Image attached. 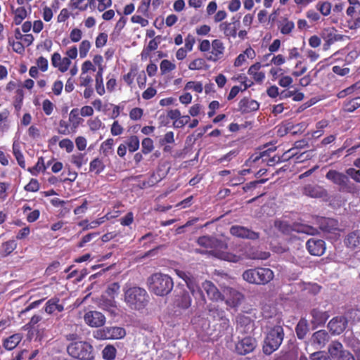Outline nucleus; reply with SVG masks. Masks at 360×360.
Segmentation results:
<instances>
[{
  "label": "nucleus",
  "instance_id": "nucleus-1",
  "mask_svg": "<svg viewBox=\"0 0 360 360\" xmlns=\"http://www.w3.org/2000/svg\"><path fill=\"white\" fill-rule=\"evenodd\" d=\"M198 244L215 255L217 258L227 260L230 262H238L240 260V255L228 252V245L224 241L214 238L212 236H199L197 240Z\"/></svg>",
  "mask_w": 360,
  "mask_h": 360
},
{
  "label": "nucleus",
  "instance_id": "nucleus-2",
  "mask_svg": "<svg viewBox=\"0 0 360 360\" xmlns=\"http://www.w3.org/2000/svg\"><path fill=\"white\" fill-rule=\"evenodd\" d=\"M123 292L125 304L132 310H142L149 302V296L145 288L126 285Z\"/></svg>",
  "mask_w": 360,
  "mask_h": 360
},
{
  "label": "nucleus",
  "instance_id": "nucleus-3",
  "mask_svg": "<svg viewBox=\"0 0 360 360\" xmlns=\"http://www.w3.org/2000/svg\"><path fill=\"white\" fill-rule=\"evenodd\" d=\"M149 288L158 296H166L174 288L173 279L167 274L155 273L148 279Z\"/></svg>",
  "mask_w": 360,
  "mask_h": 360
},
{
  "label": "nucleus",
  "instance_id": "nucleus-4",
  "mask_svg": "<svg viewBox=\"0 0 360 360\" xmlns=\"http://www.w3.org/2000/svg\"><path fill=\"white\" fill-rule=\"evenodd\" d=\"M242 276L249 283L265 285L273 280L274 274L269 268L257 267L245 270Z\"/></svg>",
  "mask_w": 360,
  "mask_h": 360
},
{
  "label": "nucleus",
  "instance_id": "nucleus-5",
  "mask_svg": "<svg viewBox=\"0 0 360 360\" xmlns=\"http://www.w3.org/2000/svg\"><path fill=\"white\" fill-rule=\"evenodd\" d=\"M68 354L73 359L79 360L94 359V349L89 342L79 340L72 342L67 346Z\"/></svg>",
  "mask_w": 360,
  "mask_h": 360
},
{
  "label": "nucleus",
  "instance_id": "nucleus-6",
  "mask_svg": "<svg viewBox=\"0 0 360 360\" xmlns=\"http://www.w3.org/2000/svg\"><path fill=\"white\" fill-rule=\"evenodd\" d=\"M284 338V330L281 326H275L267 333L263 345L265 354H271L281 346Z\"/></svg>",
  "mask_w": 360,
  "mask_h": 360
},
{
  "label": "nucleus",
  "instance_id": "nucleus-7",
  "mask_svg": "<svg viewBox=\"0 0 360 360\" xmlns=\"http://www.w3.org/2000/svg\"><path fill=\"white\" fill-rule=\"evenodd\" d=\"M326 178L335 184H338L344 191L352 192L354 188V184L351 183L347 174L338 172V170L330 169L326 174Z\"/></svg>",
  "mask_w": 360,
  "mask_h": 360
},
{
  "label": "nucleus",
  "instance_id": "nucleus-8",
  "mask_svg": "<svg viewBox=\"0 0 360 360\" xmlns=\"http://www.w3.org/2000/svg\"><path fill=\"white\" fill-rule=\"evenodd\" d=\"M126 335V330L122 327H106L97 330L94 333V337L97 340L120 339Z\"/></svg>",
  "mask_w": 360,
  "mask_h": 360
},
{
  "label": "nucleus",
  "instance_id": "nucleus-9",
  "mask_svg": "<svg viewBox=\"0 0 360 360\" xmlns=\"http://www.w3.org/2000/svg\"><path fill=\"white\" fill-rule=\"evenodd\" d=\"M223 301L230 307H237L244 301V294L233 288L223 289Z\"/></svg>",
  "mask_w": 360,
  "mask_h": 360
},
{
  "label": "nucleus",
  "instance_id": "nucleus-10",
  "mask_svg": "<svg viewBox=\"0 0 360 360\" xmlns=\"http://www.w3.org/2000/svg\"><path fill=\"white\" fill-rule=\"evenodd\" d=\"M240 25L239 18L236 16L232 17L231 21H224L220 22L219 28V31L222 32L224 36L229 39L231 37L236 39L237 36V31Z\"/></svg>",
  "mask_w": 360,
  "mask_h": 360
},
{
  "label": "nucleus",
  "instance_id": "nucleus-11",
  "mask_svg": "<svg viewBox=\"0 0 360 360\" xmlns=\"http://www.w3.org/2000/svg\"><path fill=\"white\" fill-rule=\"evenodd\" d=\"M230 232L232 236L238 237L239 238L250 240H257L259 238V232L248 229V227L243 226H232Z\"/></svg>",
  "mask_w": 360,
  "mask_h": 360
},
{
  "label": "nucleus",
  "instance_id": "nucleus-12",
  "mask_svg": "<svg viewBox=\"0 0 360 360\" xmlns=\"http://www.w3.org/2000/svg\"><path fill=\"white\" fill-rule=\"evenodd\" d=\"M257 346V340L252 337H245L239 340L236 345L237 354L240 355H245L252 352Z\"/></svg>",
  "mask_w": 360,
  "mask_h": 360
},
{
  "label": "nucleus",
  "instance_id": "nucleus-13",
  "mask_svg": "<svg viewBox=\"0 0 360 360\" xmlns=\"http://www.w3.org/2000/svg\"><path fill=\"white\" fill-rule=\"evenodd\" d=\"M84 319L86 324L91 327L102 326L106 321L105 316L102 314V312L98 311H89L86 312Z\"/></svg>",
  "mask_w": 360,
  "mask_h": 360
},
{
  "label": "nucleus",
  "instance_id": "nucleus-14",
  "mask_svg": "<svg viewBox=\"0 0 360 360\" xmlns=\"http://www.w3.org/2000/svg\"><path fill=\"white\" fill-rule=\"evenodd\" d=\"M238 111L243 115L259 110L260 103L250 97H243L238 103Z\"/></svg>",
  "mask_w": 360,
  "mask_h": 360
},
{
  "label": "nucleus",
  "instance_id": "nucleus-15",
  "mask_svg": "<svg viewBox=\"0 0 360 360\" xmlns=\"http://www.w3.org/2000/svg\"><path fill=\"white\" fill-rule=\"evenodd\" d=\"M306 248L309 254L321 256L325 253L326 242L321 239L310 238L306 243Z\"/></svg>",
  "mask_w": 360,
  "mask_h": 360
},
{
  "label": "nucleus",
  "instance_id": "nucleus-16",
  "mask_svg": "<svg viewBox=\"0 0 360 360\" xmlns=\"http://www.w3.org/2000/svg\"><path fill=\"white\" fill-rule=\"evenodd\" d=\"M276 148H269L264 150H262L261 152L252 154L250 158L248 159L247 163L250 165H251L252 163H265L267 165L269 161L270 156L271 155V154H274Z\"/></svg>",
  "mask_w": 360,
  "mask_h": 360
},
{
  "label": "nucleus",
  "instance_id": "nucleus-17",
  "mask_svg": "<svg viewBox=\"0 0 360 360\" xmlns=\"http://www.w3.org/2000/svg\"><path fill=\"white\" fill-rule=\"evenodd\" d=\"M348 324L346 316H340L333 317L329 322L328 326L333 335H340L344 331Z\"/></svg>",
  "mask_w": 360,
  "mask_h": 360
},
{
  "label": "nucleus",
  "instance_id": "nucleus-18",
  "mask_svg": "<svg viewBox=\"0 0 360 360\" xmlns=\"http://www.w3.org/2000/svg\"><path fill=\"white\" fill-rule=\"evenodd\" d=\"M202 288L212 301H223V292H219L216 285L209 280H205L202 283Z\"/></svg>",
  "mask_w": 360,
  "mask_h": 360
},
{
  "label": "nucleus",
  "instance_id": "nucleus-19",
  "mask_svg": "<svg viewBox=\"0 0 360 360\" xmlns=\"http://www.w3.org/2000/svg\"><path fill=\"white\" fill-rule=\"evenodd\" d=\"M186 285L194 297L198 299L200 304H205L206 303V298L203 290L199 286L198 283H197L196 278H194L193 275L189 278Z\"/></svg>",
  "mask_w": 360,
  "mask_h": 360
},
{
  "label": "nucleus",
  "instance_id": "nucleus-20",
  "mask_svg": "<svg viewBox=\"0 0 360 360\" xmlns=\"http://www.w3.org/2000/svg\"><path fill=\"white\" fill-rule=\"evenodd\" d=\"M318 224L320 229L325 232L333 233L339 230L338 221L334 218L321 217L318 220Z\"/></svg>",
  "mask_w": 360,
  "mask_h": 360
},
{
  "label": "nucleus",
  "instance_id": "nucleus-21",
  "mask_svg": "<svg viewBox=\"0 0 360 360\" xmlns=\"http://www.w3.org/2000/svg\"><path fill=\"white\" fill-rule=\"evenodd\" d=\"M211 55L207 58L209 60L217 61L224 54L225 46L220 39H214L211 43Z\"/></svg>",
  "mask_w": 360,
  "mask_h": 360
},
{
  "label": "nucleus",
  "instance_id": "nucleus-22",
  "mask_svg": "<svg viewBox=\"0 0 360 360\" xmlns=\"http://www.w3.org/2000/svg\"><path fill=\"white\" fill-rule=\"evenodd\" d=\"M344 35L338 34L337 30L334 29L327 30L326 34L322 37L325 41L323 44V49L328 50L334 44L335 41H342L344 39Z\"/></svg>",
  "mask_w": 360,
  "mask_h": 360
},
{
  "label": "nucleus",
  "instance_id": "nucleus-23",
  "mask_svg": "<svg viewBox=\"0 0 360 360\" xmlns=\"http://www.w3.org/2000/svg\"><path fill=\"white\" fill-rule=\"evenodd\" d=\"M23 335L21 333H15L9 335L6 338L2 340V346L5 350L11 351L17 348L22 341Z\"/></svg>",
  "mask_w": 360,
  "mask_h": 360
},
{
  "label": "nucleus",
  "instance_id": "nucleus-24",
  "mask_svg": "<svg viewBox=\"0 0 360 360\" xmlns=\"http://www.w3.org/2000/svg\"><path fill=\"white\" fill-rule=\"evenodd\" d=\"M310 314L312 316L311 322L313 326L324 325L330 317L327 311L319 310L317 308H314Z\"/></svg>",
  "mask_w": 360,
  "mask_h": 360
},
{
  "label": "nucleus",
  "instance_id": "nucleus-25",
  "mask_svg": "<svg viewBox=\"0 0 360 360\" xmlns=\"http://www.w3.org/2000/svg\"><path fill=\"white\" fill-rule=\"evenodd\" d=\"M344 243L347 248L354 249L360 245V230L349 232L344 240Z\"/></svg>",
  "mask_w": 360,
  "mask_h": 360
},
{
  "label": "nucleus",
  "instance_id": "nucleus-26",
  "mask_svg": "<svg viewBox=\"0 0 360 360\" xmlns=\"http://www.w3.org/2000/svg\"><path fill=\"white\" fill-rule=\"evenodd\" d=\"M80 111L78 108H74L69 112V122L72 127L73 132L75 133L80 124L83 122Z\"/></svg>",
  "mask_w": 360,
  "mask_h": 360
},
{
  "label": "nucleus",
  "instance_id": "nucleus-27",
  "mask_svg": "<svg viewBox=\"0 0 360 360\" xmlns=\"http://www.w3.org/2000/svg\"><path fill=\"white\" fill-rule=\"evenodd\" d=\"M360 108V96L348 98L342 103V110L345 112H354Z\"/></svg>",
  "mask_w": 360,
  "mask_h": 360
},
{
  "label": "nucleus",
  "instance_id": "nucleus-28",
  "mask_svg": "<svg viewBox=\"0 0 360 360\" xmlns=\"http://www.w3.org/2000/svg\"><path fill=\"white\" fill-rule=\"evenodd\" d=\"M18 243L15 240H8L3 242L0 245V257L6 258L16 250Z\"/></svg>",
  "mask_w": 360,
  "mask_h": 360
},
{
  "label": "nucleus",
  "instance_id": "nucleus-29",
  "mask_svg": "<svg viewBox=\"0 0 360 360\" xmlns=\"http://www.w3.org/2000/svg\"><path fill=\"white\" fill-rule=\"evenodd\" d=\"M330 340V335L325 330H317L312 335L313 344L317 345L321 347L326 345Z\"/></svg>",
  "mask_w": 360,
  "mask_h": 360
},
{
  "label": "nucleus",
  "instance_id": "nucleus-30",
  "mask_svg": "<svg viewBox=\"0 0 360 360\" xmlns=\"http://www.w3.org/2000/svg\"><path fill=\"white\" fill-rule=\"evenodd\" d=\"M60 299L58 297H53L49 299L45 304V311L48 314H53L57 311L61 312L64 310V306L59 303Z\"/></svg>",
  "mask_w": 360,
  "mask_h": 360
},
{
  "label": "nucleus",
  "instance_id": "nucleus-31",
  "mask_svg": "<svg viewBox=\"0 0 360 360\" xmlns=\"http://www.w3.org/2000/svg\"><path fill=\"white\" fill-rule=\"evenodd\" d=\"M12 13L13 14V23L16 25H20L27 16V11L25 6H20L16 8L11 6Z\"/></svg>",
  "mask_w": 360,
  "mask_h": 360
},
{
  "label": "nucleus",
  "instance_id": "nucleus-32",
  "mask_svg": "<svg viewBox=\"0 0 360 360\" xmlns=\"http://www.w3.org/2000/svg\"><path fill=\"white\" fill-rule=\"evenodd\" d=\"M295 331L298 339H304L306 335L309 331L308 321L305 319V318H301V319L297 322V324L295 327Z\"/></svg>",
  "mask_w": 360,
  "mask_h": 360
},
{
  "label": "nucleus",
  "instance_id": "nucleus-33",
  "mask_svg": "<svg viewBox=\"0 0 360 360\" xmlns=\"http://www.w3.org/2000/svg\"><path fill=\"white\" fill-rule=\"evenodd\" d=\"M51 164V160L46 165L44 158L41 156L38 158L36 165L33 167L28 168L29 172L32 175H37L39 172H45L47 167Z\"/></svg>",
  "mask_w": 360,
  "mask_h": 360
},
{
  "label": "nucleus",
  "instance_id": "nucleus-34",
  "mask_svg": "<svg viewBox=\"0 0 360 360\" xmlns=\"http://www.w3.org/2000/svg\"><path fill=\"white\" fill-rule=\"evenodd\" d=\"M278 27L282 34L287 35L291 33L295 27V24L293 21L289 20L288 18H284L279 21Z\"/></svg>",
  "mask_w": 360,
  "mask_h": 360
},
{
  "label": "nucleus",
  "instance_id": "nucleus-35",
  "mask_svg": "<svg viewBox=\"0 0 360 360\" xmlns=\"http://www.w3.org/2000/svg\"><path fill=\"white\" fill-rule=\"evenodd\" d=\"M303 193L307 195L311 198H320L323 195V191L321 187L312 186V184H307L303 188Z\"/></svg>",
  "mask_w": 360,
  "mask_h": 360
},
{
  "label": "nucleus",
  "instance_id": "nucleus-36",
  "mask_svg": "<svg viewBox=\"0 0 360 360\" xmlns=\"http://www.w3.org/2000/svg\"><path fill=\"white\" fill-rule=\"evenodd\" d=\"M316 9L323 16H328L330 14L332 4L328 1H319L316 5Z\"/></svg>",
  "mask_w": 360,
  "mask_h": 360
},
{
  "label": "nucleus",
  "instance_id": "nucleus-37",
  "mask_svg": "<svg viewBox=\"0 0 360 360\" xmlns=\"http://www.w3.org/2000/svg\"><path fill=\"white\" fill-rule=\"evenodd\" d=\"M115 145V140L112 138L108 139L103 141L100 146V150L105 156H108L113 153V146Z\"/></svg>",
  "mask_w": 360,
  "mask_h": 360
},
{
  "label": "nucleus",
  "instance_id": "nucleus-38",
  "mask_svg": "<svg viewBox=\"0 0 360 360\" xmlns=\"http://www.w3.org/2000/svg\"><path fill=\"white\" fill-rule=\"evenodd\" d=\"M57 131L59 134L61 135H70L73 134L74 130L68 121L60 120L58 122Z\"/></svg>",
  "mask_w": 360,
  "mask_h": 360
},
{
  "label": "nucleus",
  "instance_id": "nucleus-39",
  "mask_svg": "<svg viewBox=\"0 0 360 360\" xmlns=\"http://www.w3.org/2000/svg\"><path fill=\"white\" fill-rule=\"evenodd\" d=\"M300 360H332L330 354L326 353V351H318L311 354L309 359L306 356H301Z\"/></svg>",
  "mask_w": 360,
  "mask_h": 360
},
{
  "label": "nucleus",
  "instance_id": "nucleus-40",
  "mask_svg": "<svg viewBox=\"0 0 360 360\" xmlns=\"http://www.w3.org/2000/svg\"><path fill=\"white\" fill-rule=\"evenodd\" d=\"M13 154L16 158V161L20 167L25 169V156L21 153L20 146L14 143L13 145Z\"/></svg>",
  "mask_w": 360,
  "mask_h": 360
},
{
  "label": "nucleus",
  "instance_id": "nucleus-41",
  "mask_svg": "<svg viewBox=\"0 0 360 360\" xmlns=\"http://www.w3.org/2000/svg\"><path fill=\"white\" fill-rule=\"evenodd\" d=\"M126 144L129 153H133L134 151L138 150L140 146V141L138 136L131 135L129 136L126 141Z\"/></svg>",
  "mask_w": 360,
  "mask_h": 360
},
{
  "label": "nucleus",
  "instance_id": "nucleus-42",
  "mask_svg": "<svg viewBox=\"0 0 360 360\" xmlns=\"http://www.w3.org/2000/svg\"><path fill=\"white\" fill-rule=\"evenodd\" d=\"M87 158L86 153H77L71 155L70 162L77 168L80 169L82 167V165L86 164Z\"/></svg>",
  "mask_w": 360,
  "mask_h": 360
},
{
  "label": "nucleus",
  "instance_id": "nucleus-43",
  "mask_svg": "<svg viewBox=\"0 0 360 360\" xmlns=\"http://www.w3.org/2000/svg\"><path fill=\"white\" fill-rule=\"evenodd\" d=\"M139 70L137 65H132L128 73L123 75L122 79L124 82L129 86H131L134 83V79Z\"/></svg>",
  "mask_w": 360,
  "mask_h": 360
},
{
  "label": "nucleus",
  "instance_id": "nucleus-44",
  "mask_svg": "<svg viewBox=\"0 0 360 360\" xmlns=\"http://www.w3.org/2000/svg\"><path fill=\"white\" fill-rule=\"evenodd\" d=\"M161 39H162L161 36L158 35V36H155L154 37V39L150 40L146 48H145L144 50L141 53L142 59L143 58L145 51L147 52V54H149L150 51H155L157 49V48L159 46V44H160Z\"/></svg>",
  "mask_w": 360,
  "mask_h": 360
},
{
  "label": "nucleus",
  "instance_id": "nucleus-45",
  "mask_svg": "<svg viewBox=\"0 0 360 360\" xmlns=\"http://www.w3.org/2000/svg\"><path fill=\"white\" fill-rule=\"evenodd\" d=\"M117 354V349L115 346L106 345L102 350L103 358L105 360H114Z\"/></svg>",
  "mask_w": 360,
  "mask_h": 360
},
{
  "label": "nucleus",
  "instance_id": "nucleus-46",
  "mask_svg": "<svg viewBox=\"0 0 360 360\" xmlns=\"http://www.w3.org/2000/svg\"><path fill=\"white\" fill-rule=\"evenodd\" d=\"M105 169V165L103 163L102 160L99 158H94L89 163V170L98 174L101 173Z\"/></svg>",
  "mask_w": 360,
  "mask_h": 360
},
{
  "label": "nucleus",
  "instance_id": "nucleus-47",
  "mask_svg": "<svg viewBox=\"0 0 360 360\" xmlns=\"http://www.w3.org/2000/svg\"><path fill=\"white\" fill-rule=\"evenodd\" d=\"M120 289V285L118 282L111 283L105 289V294L110 298L115 299L117 296Z\"/></svg>",
  "mask_w": 360,
  "mask_h": 360
},
{
  "label": "nucleus",
  "instance_id": "nucleus-48",
  "mask_svg": "<svg viewBox=\"0 0 360 360\" xmlns=\"http://www.w3.org/2000/svg\"><path fill=\"white\" fill-rule=\"evenodd\" d=\"M207 310L208 311V315L212 317L214 320H218L219 318H221L223 314L225 313L224 310L221 309V308L212 305H209L207 307Z\"/></svg>",
  "mask_w": 360,
  "mask_h": 360
},
{
  "label": "nucleus",
  "instance_id": "nucleus-49",
  "mask_svg": "<svg viewBox=\"0 0 360 360\" xmlns=\"http://www.w3.org/2000/svg\"><path fill=\"white\" fill-rule=\"evenodd\" d=\"M160 72L162 75H165L170 71L175 70L176 65L168 59H163L160 64Z\"/></svg>",
  "mask_w": 360,
  "mask_h": 360
},
{
  "label": "nucleus",
  "instance_id": "nucleus-50",
  "mask_svg": "<svg viewBox=\"0 0 360 360\" xmlns=\"http://www.w3.org/2000/svg\"><path fill=\"white\" fill-rule=\"evenodd\" d=\"M96 90L97 94L100 95H103L105 94V90L103 84V78H102V68H99L96 75Z\"/></svg>",
  "mask_w": 360,
  "mask_h": 360
},
{
  "label": "nucleus",
  "instance_id": "nucleus-51",
  "mask_svg": "<svg viewBox=\"0 0 360 360\" xmlns=\"http://www.w3.org/2000/svg\"><path fill=\"white\" fill-rule=\"evenodd\" d=\"M142 153L147 155L149 154L154 149V141L150 138H145L142 139Z\"/></svg>",
  "mask_w": 360,
  "mask_h": 360
},
{
  "label": "nucleus",
  "instance_id": "nucleus-52",
  "mask_svg": "<svg viewBox=\"0 0 360 360\" xmlns=\"http://www.w3.org/2000/svg\"><path fill=\"white\" fill-rule=\"evenodd\" d=\"M207 65L205 60L204 58H195L188 64V68L190 70H202Z\"/></svg>",
  "mask_w": 360,
  "mask_h": 360
},
{
  "label": "nucleus",
  "instance_id": "nucleus-53",
  "mask_svg": "<svg viewBox=\"0 0 360 360\" xmlns=\"http://www.w3.org/2000/svg\"><path fill=\"white\" fill-rule=\"evenodd\" d=\"M90 41L82 40L79 46V56L81 58H86L87 54L91 49Z\"/></svg>",
  "mask_w": 360,
  "mask_h": 360
},
{
  "label": "nucleus",
  "instance_id": "nucleus-54",
  "mask_svg": "<svg viewBox=\"0 0 360 360\" xmlns=\"http://www.w3.org/2000/svg\"><path fill=\"white\" fill-rule=\"evenodd\" d=\"M294 230L297 231V232L305 233V234L307 235L317 234V229H314V226L309 225H297Z\"/></svg>",
  "mask_w": 360,
  "mask_h": 360
},
{
  "label": "nucleus",
  "instance_id": "nucleus-55",
  "mask_svg": "<svg viewBox=\"0 0 360 360\" xmlns=\"http://www.w3.org/2000/svg\"><path fill=\"white\" fill-rule=\"evenodd\" d=\"M151 1L152 0H141V4L138 6V12L141 13L143 16L148 17Z\"/></svg>",
  "mask_w": 360,
  "mask_h": 360
},
{
  "label": "nucleus",
  "instance_id": "nucleus-56",
  "mask_svg": "<svg viewBox=\"0 0 360 360\" xmlns=\"http://www.w3.org/2000/svg\"><path fill=\"white\" fill-rule=\"evenodd\" d=\"M87 125L89 127V130L92 131H96L101 129L103 122L98 117H95L93 119H90L87 121Z\"/></svg>",
  "mask_w": 360,
  "mask_h": 360
},
{
  "label": "nucleus",
  "instance_id": "nucleus-57",
  "mask_svg": "<svg viewBox=\"0 0 360 360\" xmlns=\"http://www.w3.org/2000/svg\"><path fill=\"white\" fill-rule=\"evenodd\" d=\"M275 227L277 228L278 230L284 233L285 234H288L290 231L292 230V227L287 221L276 220L274 222Z\"/></svg>",
  "mask_w": 360,
  "mask_h": 360
},
{
  "label": "nucleus",
  "instance_id": "nucleus-58",
  "mask_svg": "<svg viewBox=\"0 0 360 360\" xmlns=\"http://www.w3.org/2000/svg\"><path fill=\"white\" fill-rule=\"evenodd\" d=\"M328 350L331 356H337L338 359L340 352L343 351L342 344L340 343V342H333V343L330 345Z\"/></svg>",
  "mask_w": 360,
  "mask_h": 360
},
{
  "label": "nucleus",
  "instance_id": "nucleus-59",
  "mask_svg": "<svg viewBox=\"0 0 360 360\" xmlns=\"http://www.w3.org/2000/svg\"><path fill=\"white\" fill-rule=\"evenodd\" d=\"M293 124H292V122H288L287 124H282L279 126L277 130V134L280 136H283L288 134L289 132H295V131H293Z\"/></svg>",
  "mask_w": 360,
  "mask_h": 360
},
{
  "label": "nucleus",
  "instance_id": "nucleus-60",
  "mask_svg": "<svg viewBox=\"0 0 360 360\" xmlns=\"http://www.w3.org/2000/svg\"><path fill=\"white\" fill-rule=\"evenodd\" d=\"M184 89H192L197 93H202L203 91V86L200 82L191 81L185 84Z\"/></svg>",
  "mask_w": 360,
  "mask_h": 360
},
{
  "label": "nucleus",
  "instance_id": "nucleus-61",
  "mask_svg": "<svg viewBox=\"0 0 360 360\" xmlns=\"http://www.w3.org/2000/svg\"><path fill=\"white\" fill-rule=\"evenodd\" d=\"M40 188V184L37 179H31L30 182L24 186V189L27 192H37Z\"/></svg>",
  "mask_w": 360,
  "mask_h": 360
},
{
  "label": "nucleus",
  "instance_id": "nucleus-62",
  "mask_svg": "<svg viewBox=\"0 0 360 360\" xmlns=\"http://www.w3.org/2000/svg\"><path fill=\"white\" fill-rule=\"evenodd\" d=\"M276 314V310L274 307L267 305L266 304L262 308V314L266 319H269L275 316Z\"/></svg>",
  "mask_w": 360,
  "mask_h": 360
},
{
  "label": "nucleus",
  "instance_id": "nucleus-63",
  "mask_svg": "<svg viewBox=\"0 0 360 360\" xmlns=\"http://www.w3.org/2000/svg\"><path fill=\"white\" fill-rule=\"evenodd\" d=\"M58 145L60 148L65 149L68 153H72L74 150V143L69 139L60 140Z\"/></svg>",
  "mask_w": 360,
  "mask_h": 360
},
{
  "label": "nucleus",
  "instance_id": "nucleus-64",
  "mask_svg": "<svg viewBox=\"0 0 360 360\" xmlns=\"http://www.w3.org/2000/svg\"><path fill=\"white\" fill-rule=\"evenodd\" d=\"M349 30H358L360 27V11L356 16L347 21Z\"/></svg>",
  "mask_w": 360,
  "mask_h": 360
}]
</instances>
